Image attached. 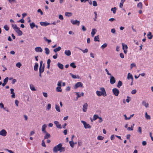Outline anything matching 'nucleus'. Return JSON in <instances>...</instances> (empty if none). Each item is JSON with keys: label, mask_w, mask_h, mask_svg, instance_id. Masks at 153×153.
<instances>
[{"label": "nucleus", "mask_w": 153, "mask_h": 153, "mask_svg": "<svg viewBox=\"0 0 153 153\" xmlns=\"http://www.w3.org/2000/svg\"><path fill=\"white\" fill-rule=\"evenodd\" d=\"M65 150V148L62 147V144L61 143H59L58 145L55 146L53 149L54 153H57L58 151L60 152H63Z\"/></svg>", "instance_id": "nucleus-1"}, {"label": "nucleus", "mask_w": 153, "mask_h": 153, "mask_svg": "<svg viewBox=\"0 0 153 153\" xmlns=\"http://www.w3.org/2000/svg\"><path fill=\"white\" fill-rule=\"evenodd\" d=\"M100 90L101 91H97L96 92L97 95L99 97L102 95L103 96V97L106 96L107 94L105 88L103 87H101L100 88Z\"/></svg>", "instance_id": "nucleus-2"}, {"label": "nucleus", "mask_w": 153, "mask_h": 153, "mask_svg": "<svg viewBox=\"0 0 153 153\" xmlns=\"http://www.w3.org/2000/svg\"><path fill=\"white\" fill-rule=\"evenodd\" d=\"M112 92L114 95L116 96H118L120 93L119 90L117 88L113 89Z\"/></svg>", "instance_id": "nucleus-3"}, {"label": "nucleus", "mask_w": 153, "mask_h": 153, "mask_svg": "<svg viewBox=\"0 0 153 153\" xmlns=\"http://www.w3.org/2000/svg\"><path fill=\"white\" fill-rule=\"evenodd\" d=\"M81 122L83 124L85 128H91L90 125L89 124H87L86 122L84 121H81Z\"/></svg>", "instance_id": "nucleus-4"}, {"label": "nucleus", "mask_w": 153, "mask_h": 153, "mask_svg": "<svg viewBox=\"0 0 153 153\" xmlns=\"http://www.w3.org/2000/svg\"><path fill=\"white\" fill-rule=\"evenodd\" d=\"M83 85L82 83L80 82H78L75 84L74 86V88L76 89L79 87H83Z\"/></svg>", "instance_id": "nucleus-5"}, {"label": "nucleus", "mask_w": 153, "mask_h": 153, "mask_svg": "<svg viewBox=\"0 0 153 153\" xmlns=\"http://www.w3.org/2000/svg\"><path fill=\"white\" fill-rule=\"evenodd\" d=\"M122 45L123 47V50L125 54H126L127 52V49L128 48V47L127 45L124 44L123 43H122Z\"/></svg>", "instance_id": "nucleus-6"}, {"label": "nucleus", "mask_w": 153, "mask_h": 153, "mask_svg": "<svg viewBox=\"0 0 153 153\" xmlns=\"http://www.w3.org/2000/svg\"><path fill=\"white\" fill-rule=\"evenodd\" d=\"M110 82V83L112 85L114 84L116 82V80L114 77L111 75V76Z\"/></svg>", "instance_id": "nucleus-7"}, {"label": "nucleus", "mask_w": 153, "mask_h": 153, "mask_svg": "<svg viewBox=\"0 0 153 153\" xmlns=\"http://www.w3.org/2000/svg\"><path fill=\"white\" fill-rule=\"evenodd\" d=\"M71 22L73 25H77L78 26H79L80 24V22L79 21L76 20H71Z\"/></svg>", "instance_id": "nucleus-8"}, {"label": "nucleus", "mask_w": 153, "mask_h": 153, "mask_svg": "<svg viewBox=\"0 0 153 153\" xmlns=\"http://www.w3.org/2000/svg\"><path fill=\"white\" fill-rule=\"evenodd\" d=\"M88 107V104L87 103H85L83 105L82 108V110L83 112H85L87 111Z\"/></svg>", "instance_id": "nucleus-9"}, {"label": "nucleus", "mask_w": 153, "mask_h": 153, "mask_svg": "<svg viewBox=\"0 0 153 153\" xmlns=\"http://www.w3.org/2000/svg\"><path fill=\"white\" fill-rule=\"evenodd\" d=\"M54 123L56 125V127L59 128H61L62 126L61 124H60L59 122L57 121H55L54 122Z\"/></svg>", "instance_id": "nucleus-10"}, {"label": "nucleus", "mask_w": 153, "mask_h": 153, "mask_svg": "<svg viewBox=\"0 0 153 153\" xmlns=\"http://www.w3.org/2000/svg\"><path fill=\"white\" fill-rule=\"evenodd\" d=\"M40 24L41 26H46L48 25H50V23L42 22H40Z\"/></svg>", "instance_id": "nucleus-11"}, {"label": "nucleus", "mask_w": 153, "mask_h": 153, "mask_svg": "<svg viewBox=\"0 0 153 153\" xmlns=\"http://www.w3.org/2000/svg\"><path fill=\"white\" fill-rule=\"evenodd\" d=\"M35 51L36 52H42V50L40 47H37L35 48Z\"/></svg>", "instance_id": "nucleus-12"}, {"label": "nucleus", "mask_w": 153, "mask_h": 153, "mask_svg": "<svg viewBox=\"0 0 153 153\" xmlns=\"http://www.w3.org/2000/svg\"><path fill=\"white\" fill-rule=\"evenodd\" d=\"M46 127L47 125L46 124L43 125L42 126V130L44 133L46 132V131L45 130Z\"/></svg>", "instance_id": "nucleus-13"}, {"label": "nucleus", "mask_w": 153, "mask_h": 153, "mask_svg": "<svg viewBox=\"0 0 153 153\" xmlns=\"http://www.w3.org/2000/svg\"><path fill=\"white\" fill-rule=\"evenodd\" d=\"M15 31L18 34L19 36H21L22 34V32L20 30L19 28L17 30H16Z\"/></svg>", "instance_id": "nucleus-14"}, {"label": "nucleus", "mask_w": 153, "mask_h": 153, "mask_svg": "<svg viewBox=\"0 0 153 153\" xmlns=\"http://www.w3.org/2000/svg\"><path fill=\"white\" fill-rule=\"evenodd\" d=\"M65 54L67 56H70L71 54V52L70 50H65Z\"/></svg>", "instance_id": "nucleus-15"}, {"label": "nucleus", "mask_w": 153, "mask_h": 153, "mask_svg": "<svg viewBox=\"0 0 153 153\" xmlns=\"http://www.w3.org/2000/svg\"><path fill=\"white\" fill-rule=\"evenodd\" d=\"M97 30L95 29H92V31L91 32V35L92 37H94L95 33H96Z\"/></svg>", "instance_id": "nucleus-16"}, {"label": "nucleus", "mask_w": 153, "mask_h": 153, "mask_svg": "<svg viewBox=\"0 0 153 153\" xmlns=\"http://www.w3.org/2000/svg\"><path fill=\"white\" fill-rule=\"evenodd\" d=\"M58 67L61 69H63L64 68L63 65L62 64L58 62L57 64Z\"/></svg>", "instance_id": "nucleus-17"}, {"label": "nucleus", "mask_w": 153, "mask_h": 153, "mask_svg": "<svg viewBox=\"0 0 153 153\" xmlns=\"http://www.w3.org/2000/svg\"><path fill=\"white\" fill-rule=\"evenodd\" d=\"M145 117L147 120H150L151 119L150 116L148 115L147 112L145 114Z\"/></svg>", "instance_id": "nucleus-18"}, {"label": "nucleus", "mask_w": 153, "mask_h": 153, "mask_svg": "<svg viewBox=\"0 0 153 153\" xmlns=\"http://www.w3.org/2000/svg\"><path fill=\"white\" fill-rule=\"evenodd\" d=\"M44 71V66L43 65L42 67H39V73H42Z\"/></svg>", "instance_id": "nucleus-19"}, {"label": "nucleus", "mask_w": 153, "mask_h": 153, "mask_svg": "<svg viewBox=\"0 0 153 153\" xmlns=\"http://www.w3.org/2000/svg\"><path fill=\"white\" fill-rule=\"evenodd\" d=\"M30 88L32 91H36V90L34 86L32 84L30 85Z\"/></svg>", "instance_id": "nucleus-20"}, {"label": "nucleus", "mask_w": 153, "mask_h": 153, "mask_svg": "<svg viewBox=\"0 0 153 153\" xmlns=\"http://www.w3.org/2000/svg\"><path fill=\"white\" fill-rule=\"evenodd\" d=\"M12 27L14 29L15 31H16V30H17L19 27H18L16 25V24H12Z\"/></svg>", "instance_id": "nucleus-21"}, {"label": "nucleus", "mask_w": 153, "mask_h": 153, "mask_svg": "<svg viewBox=\"0 0 153 153\" xmlns=\"http://www.w3.org/2000/svg\"><path fill=\"white\" fill-rule=\"evenodd\" d=\"M142 103V104H144L146 108H147L149 106V104L148 103H146L144 101H143Z\"/></svg>", "instance_id": "nucleus-22"}, {"label": "nucleus", "mask_w": 153, "mask_h": 153, "mask_svg": "<svg viewBox=\"0 0 153 153\" xmlns=\"http://www.w3.org/2000/svg\"><path fill=\"white\" fill-rule=\"evenodd\" d=\"M55 108H56V110L58 112H60V107L58 105H56Z\"/></svg>", "instance_id": "nucleus-23"}, {"label": "nucleus", "mask_w": 153, "mask_h": 153, "mask_svg": "<svg viewBox=\"0 0 153 153\" xmlns=\"http://www.w3.org/2000/svg\"><path fill=\"white\" fill-rule=\"evenodd\" d=\"M61 47L59 46L58 48L54 49L53 50V51L55 52H56L57 51H60L61 50Z\"/></svg>", "instance_id": "nucleus-24"}, {"label": "nucleus", "mask_w": 153, "mask_h": 153, "mask_svg": "<svg viewBox=\"0 0 153 153\" xmlns=\"http://www.w3.org/2000/svg\"><path fill=\"white\" fill-rule=\"evenodd\" d=\"M127 78L128 79H133V77L131 74L130 73H128V74Z\"/></svg>", "instance_id": "nucleus-25"}, {"label": "nucleus", "mask_w": 153, "mask_h": 153, "mask_svg": "<svg viewBox=\"0 0 153 153\" xmlns=\"http://www.w3.org/2000/svg\"><path fill=\"white\" fill-rule=\"evenodd\" d=\"M122 82L120 81H118L117 84V86L118 88H120V86H122Z\"/></svg>", "instance_id": "nucleus-26"}, {"label": "nucleus", "mask_w": 153, "mask_h": 153, "mask_svg": "<svg viewBox=\"0 0 153 153\" xmlns=\"http://www.w3.org/2000/svg\"><path fill=\"white\" fill-rule=\"evenodd\" d=\"M38 65L37 63H36L34 67V70L35 71L37 70L38 69Z\"/></svg>", "instance_id": "nucleus-27"}, {"label": "nucleus", "mask_w": 153, "mask_h": 153, "mask_svg": "<svg viewBox=\"0 0 153 153\" xmlns=\"http://www.w3.org/2000/svg\"><path fill=\"white\" fill-rule=\"evenodd\" d=\"M69 144H70V145L71 146L72 148H74V142H73V140L71 141H70L69 142Z\"/></svg>", "instance_id": "nucleus-28"}, {"label": "nucleus", "mask_w": 153, "mask_h": 153, "mask_svg": "<svg viewBox=\"0 0 153 153\" xmlns=\"http://www.w3.org/2000/svg\"><path fill=\"white\" fill-rule=\"evenodd\" d=\"M56 91L58 92H61L62 90L61 87H57L56 88Z\"/></svg>", "instance_id": "nucleus-29"}, {"label": "nucleus", "mask_w": 153, "mask_h": 153, "mask_svg": "<svg viewBox=\"0 0 153 153\" xmlns=\"http://www.w3.org/2000/svg\"><path fill=\"white\" fill-rule=\"evenodd\" d=\"M99 116H98V115H96V114H94V116H93V120H94L95 121V120H96L97 118H99Z\"/></svg>", "instance_id": "nucleus-30"}, {"label": "nucleus", "mask_w": 153, "mask_h": 153, "mask_svg": "<svg viewBox=\"0 0 153 153\" xmlns=\"http://www.w3.org/2000/svg\"><path fill=\"white\" fill-rule=\"evenodd\" d=\"M70 65L73 68H75L76 67L74 62H72L70 64Z\"/></svg>", "instance_id": "nucleus-31"}, {"label": "nucleus", "mask_w": 153, "mask_h": 153, "mask_svg": "<svg viewBox=\"0 0 153 153\" xmlns=\"http://www.w3.org/2000/svg\"><path fill=\"white\" fill-rule=\"evenodd\" d=\"M45 53L47 55H48L49 54L50 51L48 48H45Z\"/></svg>", "instance_id": "nucleus-32"}, {"label": "nucleus", "mask_w": 153, "mask_h": 153, "mask_svg": "<svg viewBox=\"0 0 153 153\" xmlns=\"http://www.w3.org/2000/svg\"><path fill=\"white\" fill-rule=\"evenodd\" d=\"M137 7H138L140 8L141 9L142 8L143 4L142 2H139L138 3L137 5Z\"/></svg>", "instance_id": "nucleus-33"}, {"label": "nucleus", "mask_w": 153, "mask_h": 153, "mask_svg": "<svg viewBox=\"0 0 153 153\" xmlns=\"http://www.w3.org/2000/svg\"><path fill=\"white\" fill-rule=\"evenodd\" d=\"M147 37L149 39H151L152 38V36L151 32H149L147 35Z\"/></svg>", "instance_id": "nucleus-34"}, {"label": "nucleus", "mask_w": 153, "mask_h": 153, "mask_svg": "<svg viewBox=\"0 0 153 153\" xmlns=\"http://www.w3.org/2000/svg\"><path fill=\"white\" fill-rule=\"evenodd\" d=\"M94 41L95 42H99L100 40H99V36H95L94 38Z\"/></svg>", "instance_id": "nucleus-35"}, {"label": "nucleus", "mask_w": 153, "mask_h": 153, "mask_svg": "<svg viewBox=\"0 0 153 153\" xmlns=\"http://www.w3.org/2000/svg\"><path fill=\"white\" fill-rule=\"evenodd\" d=\"M65 15L66 16H72V13L70 12H65Z\"/></svg>", "instance_id": "nucleus-36"}, {"label": "nucleus", "mask_w": 153, "mask_h": 153, "mask_svg": "<svg viewBox=\"0 0 153 153\" xmlns=\"http://www.w3.org/2000/svg\"><path fill=\"white\" fill-rule=\"evenodd\" d=\"M70 74L71 76L72 77L73 79H76L77 77L75 75L73 74H72L70 73ZM78 76L77 78H79V77H78Z\"/></svg>", "instance_id": "nucleus-37"}, {"label": "nucleus", "mask_w": 153, "mask_h": 153, "mask_svg": "<svg viewBox=\"0 0 153 153\" xmlns=\"http://www.w3.org/2000/svg\"><path fill=\"white\" fill-rule=\"evenodd\" d=\"M30 28L31 29H33L34 27H35V25L34 22H32L31 23H30Z\"/></svg>", "instance_id": "nucleus-38"}, {"label": "nucleus", "mask_w": 153, "mask_h": 153, "mask_svg": "<svg viewBox=\"0 0 153 153\" xmlns=\"http://www.w3.org/2000/svg\"><path fill=\"white\" fill-rule=\"evenodd\" d=\"M7 133L6 131L4 129H2L0 131V134H6Z\"/></svg>", "instance_id": "nucleus-39"}, {"label": "nucleus", "mask_w": 153, "mask_h": 153, "mask_svg": "<svg viewBox=\"0 0 153 153\" xmlns=\"http://www.w3.org/2000/svg\"><path fill=\"white\" fill-rule=\"evenodd\" d=\"M107 46V44L106 43H105L102 45L101 48L102 49H103L105 48H106Z\"/></svg>", "instance_id": "nucleus-40"}, {"label": "nucleus", "mask_w": 153, "mask_h": 153, "mask_svg": "<svg viewBox=\"0 0 153 153\" xmlns=\"http://www.w3.org/2000/svg\"><path fill=\"white\" fill-rule=\"evenodd\" d=\"M116 7L112 8L111 9V10L113 11V13L114 14L116 13Z\"/></svg>", "instance_id": "nucleus-41"}, {"label": "nucleus", "mask_w": 153, "mask_h": 153, "mask_svg": "<svg viewBox=\"0 0 153 153\" xmlns=\"http://www.w3.org/2000/svg\"><path fill=\"white\" fill-rule=\"evenodd\" d=\"M79 49L81 50L83 53H86L88 52V49L87 48L85 49L84 50H82L81 48Z\"/></svg>", "instance_id": "nucleus-42"}, {"label": "nucleus", "mask_w": 153, "mask_h": 153, "mask_svg": "<svg viewBox=\"0 0 153 153\" xmlns=\"http://www.w3.org/2000/svg\"><path fill=\"white\" fill-rule=\"evenodd\" d=\"M44 39L45 41L48 42V43H49L51 42V40L48 39L46 37H44Z\"/></svg>", "instance_id": "nucleus-43"}, {"label": "nucleus", "mask_w": 153, "mask_h": 153, "mask_svg": "<svg viewBox=\"0 0 153 153\" xmlns=\"http://www.w3.org/2000/svg\"><path fill=\"white\" fill-rule=\"evenodd\" d=\"M4 28L6 30V31L8 30L9 29V28L7 26V25H5L4 26Z\"/></svg>", "instance_id": "nucleus-44"}, {"label": "nucleus", "mask_w": 153, "mask_h": 153, "mask_svg": "<svg viewBox=\"0 0 153 153\" xmlns=\"http://www.w3.org/2000/svg\"><path fill=\"white\" fill-rule=\"evenodd\" d=\"M94 14L95 15V18H94V21H96V19H97V12H94Z\"/></svg>", "instance_id": "nucleus-45"}, {"label": "nucleus", "mask_w": 153, "mask_h": 153, "mask_svg": "<svg viewBox=\"0 0 153 153\" xmlns=\"http://www.w3.org/2000/svg\"><path fill=\"white\" fill-rule=\"evenodd\" d=\"M104 137L101 136H99L97 137V139L99 140H101L103 139Z\"/></svg>", "instance_id": "nucleus-46"}, {"label": "nucleus", "mask_w": 153, "mask_h": 153, "mask_svg": "<svg viewBox=\"0 0 153 153\" xmlns=\"http://www.w3.org/2000/svg\"><path fill=\"white\" fill-rule=\"evenodd\" d=\"M93 5L94 6H97V2L95 1H93Z\"/></svg>", "instance_id": "nucleus-47"}, {"label": "nucleus", "mask_w": 153, "mask_h": 153, "mask_svg": "<svg viewBox=\"0 0 153 153\" xmlns=\"http://www.w3.org/2000/svg\"><path fill=\"white\" fill-rule=\"evenodd\" d=\"M51 137L50 134H45V135L44 137V139H48Z\"/></svg>", "instance_id": "nucleus-48"}, {"label": "nucleus", "mask_w": 153, "mask_h": 153, "mask_svg": "<svg viewBox=\"0 0 153 153\" xmlns=\"http://www.w3.org/2000/svg\"><path fill=\"white\" fill-rule=\"evenodd\" d=\"M76 95L77 96V98L78 99L79 97H80L81 96V95L80 94L79 92L76 93Z\"/></svg>", "instance_id": "nucleus-49"}, {"label": "nucleus", "mask_w": 153, "mask_h": 153, "mask_svg": "<svg viewBox=\"0 0 153 153\" xmlns=\"http://www.w3.org/2000/svg\"><path fill=\"white\" fill-rule=\"evenodd\" d=\"M8 77H6V78H5L4 79V82L6 84L7 82H8Z\"/></svg>", "instance_id": "nucleus-50"}, {"label": "nucleus", "mask_w": 153, "mask_h": 153, "mask_svg": "<svg viewBox=\"0 0 153 153\" xmlns=\"http://www.w3.org/2000/svg\"><path fill=\"white\" fill-rule=\"evenodd\" d=\"M8 1L9 2V3H16V0H8Z\"/></svg>", "instance_id": "nucleus-51"}, {"label": "nucleus", "mask_w": 153, "mask_h": 153, "mask_svg": "<svg viewBox=\"0 0 153 153\" xmlns=\"http://www.w3.org/2000/svg\"><path fill=\"white\" fill-rule=\"evenodd\" d=\"M16 66L19 68H20L21 66V64L20 62H18L16 64Z\"/></svg>", "instance_id": "nucleus-52"}, {"label": "nucleus", "mask_w": 153, "mask_h": 153, "mask_svg": "<svg viewBox=\"0 0 153 153\" xmlns=\"http://www.w3.org/2000/svg\"><path fill=\"white\" fill-rule=\"evenodd\" d=\"M37 12L38 13H40L41 15H43V12L40 9H39L37 10Z\"/></svg>", "instance_id": "nucleus-53"}, {"label": "nucleus", "mask_w": 153, "mask_h": 153, "mask_svg": "<svg viewBox=\"0 0 153 153\" xmlns=\"http://www.w3.org/2000/svg\"><path fill=\"white\" fill-rule=\"evenodd\" d=\"M59 18L61 20H63L64 19L62 15H59Z\"/></svg>", "instance_id": "nucleus-54"}, {"label": "nucleus", "mask_w": 153, "mask_h": 153, "mask_svg": "<svg viewBox=\"0 0 153 153\" xmlns=\"http://www.w3.org/2000/svg\"><path fill=\"white\" fill-rule=\"evenodd\" d=\"M124 3V2H123V1L121 2V1L119 5V7L120 8H122L123 7V4Z\"/></svg>", "instance_id": "nucleus-55"}, {"label": "nucleus", "mask_w": 153, "mask_h": 153, "mask_svg": "<svg viewBox=\"0 0 153 153\" xmlns=\"http://www.w3.org/2000/svg\"><path fill=\"white\" fill-rule=\"evenodd\" d=\"M42 146L43 147H45L46 146L45 143V142L44 141V140H42Z\"/></svg>", "instance_id": "nucleus-56"}, {"label": "nucleus", "mask_w": 153, "mask_h": 153, "mask_svg": "<svg viewBox=\"0 0 153 153\" xmlns=\"http://www.w3.org/2000/svg\"><path fill=\"white\" fill-rule=\"evenodd\" d=\"M43 94L45 97H48V94L47 93L43 92Z\"/></svg>", "instance_id": "nucleus-57"}, {"label": "nucleus", "mask_w": 153, "mask_h": 153, "mask_svg": "<svg viewBox=\"0 0 153 153\" xmlns=\"http://www.w3.org/2000/svg\"><path fill=\"white\" fill-rule=\"evenodd\" d=\"M136 90L135 89H134V90H133L132 91H131V93L132 94H135L136 93Z\"/></svg>", "instance_id": "nucleus-58"}, {"label": "nucleus", "mask_w": 153, "mask_h": 153, "mask_svg": "<svg viewBox=\"0 0 153 153\" xmlns=\"http://www.w3.org/2000/svg\"><path fill=\"white\" fill-rule=\"evenodd\" d=\"M135 66V64L134 63H131V68L132 69L133 67Z\"/></svg>", "instance_id": "nucleus-59"}, {"label": "nucleus", "mask_w": 153, "mask_h": 153, "mask_svg": "<svg viewBox=\"0 0 153 153\" xmlns=\"http://www.w3.org/2000/svg\"><path fill=\"white\" fill-rule=\"evenodd\" d=\"M111 32L113 33H115L116 30L114 28H113L111 29Z\"/></svg>", "instance_id": "nucleus-60"}, {"label": "nucleus", "mask_w": 153, "mask_h": 153, "mask_svg": "<svg viewBox=\"0 0 153 153\" xmlns=\"http://www.w3.org/2000/svg\"><path fill=\"white\" fill-rule=\"evenodd\" d=\"M138 131L140 133H141L142 132V128L141 127H139L138 129Z\"/></svg>", "instance_id": "nucleus-61"}, {"label": "nucleus", "mask_w": 153, "mask_h": 153, "mask_svg": "<svg viewBox=\"0 0 153 153\" xmlns=\"http://www.w3.org/2000/svg\"><path fill=\"white\" fill-rule=\"evenodd\" d=\"M120 57L122 58H124V55L123 53H120Z\"/></svg>", "instance_id": "nucleus-62"}, {"label": "nucleus", "mask_w": 153, "mask_h": 153, "mask_svg": "<svg viewBox=\"0 0 153 153\" xmlns=\"http://www.w3.org/2000/svg\"><path fill=\"white\" fill-rule=\"evenodd\" d=\"M51 105L49 103L48 104L47 108L49 110L51 108Z\"/></svg>", "instance_id": "nucleus-63"}, {"label": "nucleus", "mask_w": 153, "mask_h": 153, "mask_svg": "<svg viewBox=\"0 0 153 153\" xmlns=\"http://www.w3.org/2000/svg\"><path fill=\"white\" fill-rule=\"evenodd\" d=\"M82 29L84 31H85L86 30V28L83 25L82 26Z\"/></svg>", "instance_id": "nucleus-64"}]
</instances>
